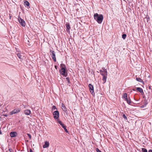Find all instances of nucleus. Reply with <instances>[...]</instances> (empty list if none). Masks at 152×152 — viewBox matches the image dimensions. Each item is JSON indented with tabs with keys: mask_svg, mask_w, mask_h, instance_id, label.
I'll return each mask as SVG.
<instances>
[{
	"mask_svg": "<svg viewBox=\"0 0 152 152\" xmlns=\"http://www.w3.org/2000/svg\"><path fill=\"white\" fill-rule=\"evenodd\" d=\"M94 18L98 23L101 24L102 21L103 17L101 14L99 15L98 13H96L94 14Z\"/></svg>",
	"mask_w": 152,
	"mask_h": 152,
	"instance_id": "nucleus-1",
	"label": "nucleus"
},
{
	"mask_svg": "<svg viewBox=\"0 0 152 152\" xmlns=\"http://www.w3.org/2000/svg\"><path fill=\"white\" fill-rule=\"evenodd\" d=\"M18 20L20 24L23 26H25L26 25L25 21L20 18L18 17Z\"/></svg>",
	"mask_w": 152,
	"mask_h": 152,
	"instance_id": "nucleus-2",
	"label": "nucleus"
},
{
	"mask_svg": "<svg viewBox=\"0 0 152 152\" xmlns=\"http://www.w3.org/2000/svg\"><path fill=\"white\" fill-rule=\"evenodd\" d=\"M50 52L51 53V54H50V55L51 56L53 61L54 62H56V57L55 52L54 51L50 50Z\"/></svg>",
	"mask_w": 152,
	"mask_h": 152,
	"instance_id": "nucleus-3",
	"label": "nucleus"
},
{
	"mask_svg": "<svg viewBox=\"0 0 152 152\" xmlns=\"http://www.w3.org/2000/svg\"><path fill=\"white\" fill-rule=\"evenodd\" d=\"M53 114L55 119H57L59 117V113L58 111L56 110L54 112Z\"/></svg>",
	"mask_w": 152,
	"mask_h": 152,
	"instance_id": "nucleus-4",
	"label": "nucleus"
},
{
	"mask_svg": "<svg viewBox=\"0 0 152 152\" xmlns=\"http://www.w3.org/2000/svg\"><path fill=\"white\" fill-rule=\"evenodd\" d=\"M66 69L62 68L59 70L60 73L63 75L65 77L66 76Z\"/></svg>",
	"mask_w": 152,
	"mask_h": 152,
	"instance_id": "nucleus-5",
	"label": "nucleus"
},
{
	"mask_svg": "<svg viewBox=\"0 0 152 152\" xmlns=\"http://www.w3.org/2000/svg\"><path fill=\"white\" fill-rule=\"evenodd\" d=\"M101 74L103 76H106L107 75V72L106 69H102V70L100 71Z\"/></svg>",
	"mask_w": 152,
	"mask_h": 152,
	"instance_id": "nucleus-6",
	"label": "nucleus"
},
{
	"mask_svg": "<svg viewBox=\"0 0 152 152\" xmlns=\"http://www.w3.org/2000/svg\"><path fill=\"white\" fill-rule=\"evenodd\" d=\"M20 111V110L19 109H15L12 111L10 113V115H12L13 114H15L19 113Z\"/></svg>",
	"mask_w": 152,
	"mask_h": 152,
	"instance_id": "nucleus-7",
	"label": "nucleus"
},
{
	"mask_svg": "<svg viewBox=\"0 0 152 152\" xmlns=\"http://www.w3.org/2000/svg\"><path fill=\"white\" fill-rule=\"evenodd\" d=\"M89 89L91 93L93 95L94 92V89L93 86L91 84H89L88 85Z\"/></svg>",
	"mask_w": 152,
	"mask_h": 152,
	"instance_id": "nucleus-8",
	"label": "nucleus"
},
{
	"mask_svg": "<svg viewBox=\"0 0 152 152\" xmlns=\"http://www.w3.org/2000/svg\"><path fill=\"white\" fill-rule=\"evenodd\" d=\"M17 135V133L15 132H12L10 133V135L11 137H14L16 136Z\"/></svg>",
	"mask_w": 152,
	"mask_h": 152,
	"instance_id": "nucleus-9",
	"label": "nucleus"
},
{
	"mask_svg": "<svg viewBox=\"0 0 152 152\" xmlns=\"http://www.w3.org/2000/svg\"><path fill=\"white\" fill-rule=\"evenodd\" d=\"M49 143L48 142L46 141L45 142V144L43 145L44 148H47L49 146Z\"/></svg>",
	"mask_w": 152,
	"mask_h": 152,
	"instance_id": "nucleus-10",
	"label": "nucleus"
},
{
	"mask_svg": "<svg viewBox=\"0 0 152 152\" xmlns=\"http://www.w3.org/2000/svg\"><path fill=\"white\" fill-rule=\"evenodd\" d=\"M25 114L26 115H30L31 113V111L28 109H26L24 111Z\"/></svg>",
	"mask_w": 152,
	"mask_h": 152,
	"instance_id": "nucleus-11",
	"label": "nucleus"
},
{
	"mask_svg": "<svg viewBox=\"0 0 152 152\" xmlns=\"http://www.w3.org/2000/svg\"><path fill=\"white\" fill-rule=\"evenodd\" d=\"M61 108L63 111L66 112L67 110L66 108L63 104H61Z\"/></svg>",
	"mask_w": 152,
	"mask_h": 152,
	"instance_id": "nucleus-12",
	"label": "nucleus"
},
{
	"mask_svg": "<svg viewBox=\"0 0 152 152\" xmlns=\"http://www.w3.org/2000/svg\"><path fill=\"white\" fill-rule=\"evenodd\" d=\"M66 26L67 28L66 31L68 32L69 31V30L70 29V27L69 23H66Z\"/></svg>",
	"mask_w": 152,
	"mask_h": 152,
	"instance_id": "nucleus-13",
	"label": "nucleus"
},
{
	"mask_svg": "<svg viewBox=\"0 0 152 152\" xmlns=\"http://www.w3.org/2000/svg\"><path fill=\"white\" fill-rule=\"evenodd\" d=\"M123 98L125 99V100H126L128 98H127V95L126 93H125L124 94V95L123 96Z\"/></svg>",
	"mask_w": 152,
	"mask_h": 152,
	"instance_id": "nucleus-14",
	"label": "nucleus"
},
{
	"mask_svg": "<svg viewBox=\"0 0 152 152\" xmlns=\"http://www.w3.org/2000/svg\"><path fill=\"white\" fill-rule=\"evenodd\" d=\"M136 90H137L139 91L140 93L143 92V90L141 88L137 87V88Z\"/></svg>",
	"mask_w": 152,
	"mask_h": 152,
	"instance_id": "nucleus-15",
	"label": "nucleus"
},
{
	"mask_svg": "<svg viewBox=\"0 0 152 152\" xmlns=\"http://www.w3.org/2000/svg\"><path fill=\"white\" fill-rule=\"evenodd\" d=\"M107 75L103 76L102 80H103V81H104L103 83H105L106 81V79H107Z\"/></svg>",
	"mask_w": 152,
	"mask_h": 152,
	"instance_id": "nucleus-16",
	"label": "nucleus"
},
{
	"mask_svg": "<svg viewBox=\"0 0 152 152\" xmlns=\"http://www.w3.org/2000/svg\"><path fill=\"white\" fill-rule=\"evenodd\" d=\"M62 126V127L63 128H64L65 131L66 132V133L68 132V131L66 129V126H65L64 125V124L62 126Z\"/></svg>",
	"mask_w": 152,
	"mask_h": 152,
	"instance_id": "nucleus-17",
	"label": "nucleus"
},
{
	"mask_svg": "<svg viewBox=\"0 0 152 152\" xmlns=\"http://www.w3.org/2000/svg\"><path fill=\"white\" fill-rule=\"evenodd\" d=\"M136 80L137 81H138V82H141V83L143 82V81H142V80L140 78L137 77L136 78Z\"/></svg>",
	"mask_w": 152,
	"mask_h": 152,
	"instance_id": "nucleus-18",
	"label": "nucleus"
},
{
	"mask_svg": "<svg viewBox=\"0 0 152 152\" xmlns=\"http://www.w3.org/2000/svg\"><path fill=\"white\" fill-rule=\"evenodd\" d=\"M126 101L129 104H131V100L130 98H128L127 99Z\"/></svg>",
	"mask_w": 152,
	"mask_h": 152,
	"instance_id": "nucleus-19",
	"label": "nucleus"
},
{
	"mask_svg": "<svg viewBox=\"0 0 152 152\" xmlns=\"http://www.w3.org/2000/svg\"><path fill=\"white\" fill-rule=\"evenodd\" d=\"M24 5H26V6H28L29 5V2L27 1H25L24 2Z\"/></svg>",
	"mask_w": 152,
	"mask_h": 152,
	"instance_id": "nucleus-20",
	"label": "nucleus"
},
{
	"mask_svg": "<svg viewBox=\"0 0 152 152\" xmlns=\"http://www.w3.org/2000/svg\"><path fill=\"white\" fill-rule=\"evenodd\" d=\"M142 152H148L147 149L144 148H142Z\"/></svg>",
	"mask_w": 152,
	"mask_h": 152,
	"instance_id": "nucleus-21",
	"label": "nucleus"
},
{
	"mask_svg": "<svg viewBox=\"0 0 152 152\" xmlns=\"http://www.w3.org/2000/svg\"><path fill=\"white\" fill-rule=\"evenodd\" d=\"M61 68H64L66 69V66L64 64H61Z\"/></svg>",
	"mask_w": 152,
	"mask_h": 152,
	"instance_id": "nucleus-22",
	"label": "nucleus"
},
{
	"mask_svg": "<svg viewBox=\"0 0 152 152\" xmlns=\"http://www.w3.org/2000/svg\"><path fill=\"white\" fill-rule=\"evenodd\" d=\"M126 36V34H124L122 35V37L124 39H125Z\"/></svg>",
	"mask_w": 152,
	"mask_h": 152,
	"instance_id": "nucleus-23",
	"label": "nucleus"
},
{
	"mask_svg": "<svg viewBox=\"0 0 152 152\" xmlns=\"http://www.w3.org/2000/svg\"><path fill=\"white\" fill-rule=\"evenodd\" d=\"M17 56L20 58L21 59V56L20 53H18L17 54Z\"/></svg>",
	"mask_w": 152,
	"mask_h": 152,
	"instance_id": "nucleus-24",
	"label": "nucleus"
},
{
	"mask_svg": "<svg viewBox=\"0 0 152 152\" xmlns=\"http://www.w3.org/2000/svg\"><path fill=\"white\" fill-rule=\"evenodd\" d=\"M58 123L61 126L64 124H63L62 123V122L60 121H58Z\"/></svg>",
	"mask_w": 152,
	"mask_h": 152,
	"instance_id": "nucleus-25",
	"label": "nucleus"
},
{
	"mask_svg": "<svg viewBox=\"0 0 152 152\" xmlns=\"http://www.w3.org/2000/svg\"><path fill=\"white\" fill-rule=\"evenodd\" d=\"M55 109H56V107L55 106H53L52 107V110H54Z\"/></svg>",
	"mask_w": 152,
	"mask_h": 152,
	"instance_id": "nucleus-26",
	"label": "nucleus"
},
{
	"mask_svg": "<svg viewBox=\"0 0 152 152\" xmlns=\"http://www.w3.org/2000/svg\"><path fill=\"white\" fill-rule=\"evenodd\" d=\"M96 151L97 152H102L98 148H96Z\"/></svg>",
	"mask_w": 152,
	"mask_h": 152,
	"instance_id": "nucleus-27",
	"label": "nucleus"
},
{
	"mask_svg": "<svg viewBox=\"0 0 152 152\" xmlns=\"http://www.w3.org/2000/svg\"><path fill=\"white\" fill-rule=\"evenodd\" d=\"M123 116V117L124 118V119H127V117L126 116V115H125V114H124Z\"/></svg>",
	"mask_w": 152,
	"mask_h": 152,
	"instance_id": "nucleus-28",
	"label": "nucleus"
},
{
	"mask_svg": "<svg viewBox=\"0 0 152 152\" xmlns=\"http://www.w3.org/2000/svg\"><path fill=\"white\" fill-rule=\"evenodd\" d=\"M27 134L28 135V136L29 137L30 139H31V135L29 134Z\"/></svg>",
	"mask_w": 152,
	"mask_h": 152,
	"instance_id": "nucleus-29",
	"label": "nucleus"
},
{
	"mask_svg": "<svg viewBox=\"0 0 152 152\" xmlns=\"http://www.w3.org/2000/svg\"><path fill=\"white\" fill-rule=\"evenodd\" d=\"M66 79L67 80V81L68 82H69V80L68 77H67L66 78Z\"/></svg>",
	"mask_w": 152,
	"mask_h": 152,
	"instance_id": "nucleus-30",
	"label": "nucleus"
},
{
	"mask_svg": "<svg viewBox=\"0 0 152 152\" xmlns=\"http://www.w3.org/2000/svg\"><path fill=\"white\" fill-rule=\"evenodd\" d=\"M147 103L146 102V101L145 102H144V104H145V105H146L147 104Z\"/></svg>",
	"mask_w": 152,
	"mask_h": 152,
	"instance_id": "nucleus-31",
	"label": "nucleus"
},
{
	"mask_svg": "<svg viewBox=\"0 0 152 152\" xmlns=\"http://www.w3.org/2000/svg\"><path fill=\"white\" fill-rule=\"evenodd\" d=\"M23 106H24V108H27V107H26V105H23Z\"/></svg>",
	"mask_w": 152,
	"mask_h": 152,
	"instance_id": "nucleus-32",
	"label": "nucleus"
},
{
	"mask_svg": "<svg viewBox=\"0 0 152 152\" xmlns=\"http://www.w3.org/2000/svg\"><path fill=\"white\" fill-rule=\"evenodd\" d=\"M9 150L10 152H12V149H9Z\"/></svg>",
	"mask_w": 152,
	"mask_h": 152,
	"instance_id": "nucleus-33",
	"label": "nucleus"
},
{
	"mask_svg": "<svg viewBox=\"0 0 152 152\" xmlns=\"http://www.w3.org/2000/svg\"><path fill=\"white\" fill-rule=\"evenodd\" d=\"M148 152H152V150H149Z\"/></svg>",
	"mask_w": 152,
	"mask_h": 152,
	"instance_id": "nucleus-34",
	"label": "nucleus"
},
{
	"mask_svg": "<svg viewBox=\"0 0 152 152\" xmlns=\"http://www.w3.org/2000/svg\"><path fill=\"white\" fill-rule=\"evenodd\" d=\"M0 134H2V132H1V131L0 130Z\"/></svg>",
	"mask_w": 152,
	"mask_h": 152,
	"instance_id": "nucleus-35",
	"label": "nucleus"
},
{
	"mask_svg": "<svg viewBox=\"0 0 152 152\" xmlns=\"http://www.w3.org/2000/svg\"><path fill=\"white\" fill-rule=\"evenodd\" d=\"M55 68H56V69H57V66L55 65Z\"/></svg>",
	"mask_w": 152,
	"mask_h": 152,
	"instance_id": "nucleus-36",
	"label": "nucleus"
},
{
	"mask_svg": "<svg viewBox=\"0 0 152 152\" xmlns=\"http://www.w3.org/2000/svg\"><path fill=\"white\" fill-rule=\"evenodd\" d=\"M149 88L150 89H151V87L150 86H149Z\"/></svg>",
	"mask_w": 152,
	"mask_h": 152,
	"instance_id": "nucleus-37",
	"label": "nucleus"
}]
</instances>
